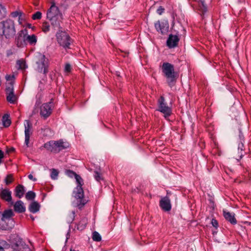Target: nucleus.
<instances>
[{
	"label": "nucleus",
	"instance_id": "1",
	"mask_svg": "<svg viewBox=\"0 0 251 251\" xmlns=\"http://www.w3.org/2000/svg\"><path fill=\"white\" fill-rule=\"evenodd\" d=\"M66 174L71 178L75 177L77 184V186L73 191L74 197L76 201V206L81 209L87 203L88 200L84 198V191L82 187L83 185V180L81 177L71 170H67Z\"/></svg>",
	"mask_w": 251,
	"mask_h": 251
},
{
	"label": "nucleus",
	"instance_id": "2",
	"mask_svg": "<svg viewBox=\"0 0 251 251\" xmlns=\"http://www.w3.org/2000/svg\"><path fill=\"white\" fill-rule=\"evenodd\" d=\"M47 19L54 30L62 28L61 24L62 23L63 16L54 2L51 3L50 8L47 11Z\"/></svg>",
	"mask_w": 251,
	"mask_h": 251
},
{
	"label": "nucleus",
	"instance_id": "3",
	"mask_svg": "<svg viewBox=\"0 0 251 251\" xmlns=\"http://www.w3.org/2000/svg\"><path fill=\"white\" fill-rule=\"evenodd\" d=\"M15 25L14 21L7 19L0 22V36L6 39H10L16 34Z\"/></svg>",
	"mask_w": 251,
	"mask_h": 251
},
{
	"label": "nucleus",
	"instance_id": "4",
	"mask_svg": "<svg viewBox=\"0 0 251 251\" xmlns=\"http://www.w3.org/2000/svg\"><path fill=\"white\" fill-rule=\"evenodd\" d=\"M162 71L166 78L168 85L170 87L174 86L177 77V73L175 71L174 65L168 62H164L162 66Z\"/></svg>",
	"mask_w": 251,
	"mask_h": 251
},
{
	"label": "nucleus",
	"instance_id": "5",
	"mask_svg": "<svg viewBox=\"0 0 251 251\" xmlns=\"http://www.w3.org/2000/svg\"><path fill=\"white\" fill-rule=\"evenodd\" d=\"M56 38L59 46L64 49L67 52L69 50L72 49L73 40L65 31L59 30L56 34Z\"/></svg>",
	"mask_w": 251,
	"mask_h": 251
},
{
	"label": "nucleus",
	"instance_id": "6",
	"mask_svg": "<svg viewBox=\"0 0 251 251\" xmlns=\"http://www.w3.org/2000/svg\"><path fill=\"white\" fill-rule=\"evenodd\" d=\"M37 70L40 73H43L46 75L48 72V59L45 55L39 53L36 56Z\"/></svg>",
	"mask_w": 251,
	"mask_h": 251
},
{
	"label": "nucleus",
	"instance_id": "7",
	"mask_svg": "<svg viewBox=\"0 0 251 251\" xmlns=\"http://www.w3.org/2000/svg\"><path fill=\"white\" fill-rule=\"evenodd\" d=\"M157 105L158 108L157 110L164 114L166 119L171 115L172 108L168 105L163 96H161L158 99Z\"/></svg>",
	"mask_w": 251,
	"mask_h": 251
},
{
	"label": "nucleus",
	"instance_id": "8",
	"mask_svg": "<svg viewBox=\"0 0 251 251\" xmlns=\"http://www.w3.org/2000/svg\"><path fill=\"white\" fill-rule=\"evenodd\" d=\"M53 103L52 99L49 102L45 103L40 107V115L44 119L49 117L52 113Z\"/></svg>",
	"mask_w": 251,
	"mask_h": 251
},
{
	"label": "nucleus",
	"instance_id": "9",
	"mask_svg": "<svg viewBox=\"0 0 251 251\" xmlns=\"http://www.w3.org/2000/svg\"><path fill=\"white\" fill-rule=\"evenodd\" d=\"M154 27L156 31L162 34H165L169 30V23L167 20L157 21L154 23Z\"/></svg>",
	"mask_w": 251,
	"mask_h": 251
},
{
	"label": "nucleus",
	"instance_id": "10",
	"mask_svg": "<svg viewBox=\"0 0 251 251\" xmlns=\"http://www.w3.org/2000/svg\"><path fill=\"white\" fill-rule=\"evenodd\" d=\"M28 33V31L26 28L21 30L18 32L15 39V42L17 46L19 48H23L25 46V35Z\"/></svg>",
	"mask_w": 251,
	"mask_h": 251
},
{
	"label": "nucleus",
	"instance_id": "11",
	"mask_svg": "<svg viewBox=\"0 0 251 251\" xmlns=\"http://www.w3.org/2000/svg\"><path fill=\"white\" fill-rule=\"evenodd\" d=\"M5 92L7 100L10 103H15L17 100V97L14 94V86L12 83L10 84L8 86L6 87Z\"/></svg>",
	"mask_w": 251,
	"mask_h": 251
},
{
	"label": "nucleus",
	"instance_id": "12",
	"mask_svg": "<svg viewBox=\"0 0 251 251\" xmlns=\"http://www.w3.org/2000/svg\"><path fill=\"white\" fill-rule=\"evenodd\" d=\"M24 127H25V144L26 146V147H28V144L29 143V140L30 135L32 133V124L28 120H25L24 122Z\"/></svg>",
	"mask_w": 251,
	"mask_h": 251
},
{
	"label": "nucleus",
	"instance_id": "13",
	"mask_svg": "<svg viewBox=\"0 0 251 251\" xmlns=\"http://www.w3.org/2000/svg\"><path fill=\"white\" fill-rule=\"evenodd\" d=\"M12 248L13 251H31L28 245L20 238L12 246Z\"/></svg>",
	"mask_w": 251,
	"mask_h": 251
},
{
	"label": "nucleus",
	"instance_id": "14",
	"mask_svg": "<svg viewBox=\"0 0 251 251\" xmlns=\"http://www.w3.org/2000/svg\"><path fill=\"white\" fill-rule=\"evenodd\" d=\"M2 217L5 221V223L9 226V229L12 228L14 226L13 221L11 217L13 216V212L11 209L5 210L3 213H1Z\"/></svg>",
	"mask_w": 251,
	"mask_h": 251
},
{
	"label": "nucleus",
	"instance_id": "15",
	"mask_svg": "<svg viewBox=\"0 0 251 251\" xmlns=\"http://www.w3.org/2000/svg\"><path fill=\"white\" fill-rule=\"evenodd\" d=\"M159 206L164 211H170L172 206L169 197L165 196L162 198L159 201Z\"/></svg>",
	"mask_w": 251,
	"mask_h": 251
},
{
	"label": "nucleus",
	"instance_id": "16",
	"mask_svg": "<svg viewBox=\"0 0 251 251\" xmlns=\"http://www.w3.org/2000/svg\"><path fill=\"white\" fill-rule=\"evenodd\" d=\"M179 41L178 35L170 34L167 40V46L170 49L174 48L177 46Z\"/></svg>",
	"mask_w": 251,
	"mask_h": 251
},
{
	"label": "nucleus",
	"instance_id": "17",
	"mask_svg": "<svg viewBox=\"0 0 251 251\" xmlns=\"http://www.w3.org/2000/svg\"><path fill=\"white\" fill-rule=\"evenodd\" d=\"M223 216L225 219L228 222H230L232 225L237 224V220L235 218V214L232 212H230L226 210H223Z\"/></svg>",
	"mask_w": 251,
	"mask_h": 251
},
{
	"label": "nucleus",
	"instance_id": "18",
	"mask_svg": "<svg viewBox=\"0 0 251 251\" xmlns=\"http://www.w3.org/2000/svg\"><path fill=\"white\" fill-rule=\"evenodd\" d=\"M11 194V192L9 189H2L0 193V196L2 200L7 202H10L11 204H13Z\"/></svg>",
	"mask_w": 251,
	"mask_h": 251
},
{
	"label": "nucleus",
	"instance_id": "19",
	"mask_svg": "<svg viewBox=\"0 0 251 251\" xmlns=\"http://www.w3.org/2000/svg\"><path fill=\"white\" fill-rule=\"evenodd\" d=\"M25 46L27 44H29L30 45L34 46L36 44L37 42V37L35 34L28 35L25 34Z\"/></svg>",
	"mask_w": 251,
	"mask_h": 251
},
{
	"label": "nucleus",
	"instance_id": "20",
	"mask_svg": "<svg viewBox=\"0 0 251 251\" xmlns=\"http://www.w3.org/2000/svg\"><path fill=\"white\" fill-rule=\"evenodd\" d=\"M56 144L57 153L60 151L66 149L69 147V143L66 141H64L62 139L55 141Z\"/></svg>",
	"mask_w": 251,
	"mask_h": 251
},
{
	"label": "nucleus",
	"instance_id": "21",
	"mask_svg": "<svg viewBox=\"0 0 251 251\" xmlns=\"http://www.w3.org/2000/svg\"><path fill=\"white\" fill-rule=\"evenodd\" d=\"M44 148L47 150L52 152L53 153H57V150L56 147V144L55 141H50L44 144Z\"/></svg>",
	"mask_w": 251,
	"mask_h": 251
},
{
	"label": "nucleus",
	"instance_id": "22",
	"mask_svg": "<svg viewBox=\"0 0 251 251\" xmlns=\"http://www.w3.org/2000/svg\"><path fill=\"white\" fill-rule=\"evenodd\" d=\"M14 210L19 213H22L25 211V207L22 201H17L14 205Z\"/></svg>",
	"mask_w": 251,
	"mask_h": 251
},
{
	"label": "nucleus",
	"instance_id": "23",
	"mask_svg": "<svg viewBox=\"0 0 251 251\" xmlns=\"http://www.w3.org/2000/svg\"><path fill=\"white\" fill-rule=\"evenodd\" d=\"M25 191V187L21 184H19L15 189V195L20 199L23 197Z\"/></svg>",
	"mask_w": 251,
	"mask_h": 251
},
{
	"label": "nucleus",
	"instance_id": "24",
	"mask_svg": "<svg viewBox=\"0 0 251 251\" xmlns=\"http://www.w3.org/2000/svg\"><path fill=\"white\" fill-rule=\"evenodd\" d=\"M87 224V219L85 217L81 219L79 223L76 225L75 227L79 231L84 230L86 227Z\"/></svg>",
	"mask_w": 251,
	"mask_h": 251
},
{
	"label": "nucleus",
	"instance_id": "25",
	"mask_svg": "<svg viewBox=\"0 0 251 251\" xmlns=\"http://www.w3.org/2000/svg\"><path fill=\"white\" fill-rule=\"evenodd\" d=\"M40 208V205L37 201L32 202L29 205L28 209L32 213L37 212Z\"/></svg>",
	"mask_w": 251,
	"mask_h": 251
},
{
	"label": "nucleus",
	"instance_id": "26",
	"mask_svg": "<svg viewBox=\"0 0 251 251\" xmlns=\"http://www.w3.org/2000/svg\"><path fill=\"white\" fill-rule=\"evenodd\" d=\"M244 142H239L238 144V153L239 154L238 156L239 158H236V159L239 161L240 160L243 156L244 155Z\"/></svg>",
	"mask_w": 251,
	"mask_h": 251
},
{
	"label": "nucleus",
	"instance_id": "27",
	"mask_svg": "<svg viewBox=\"0 0 251 251\" xmlns=\"http://www.w3.org/2000/svg\"><path fill=\"white\" fill-rule=\"evenodd\" d=\"M9 227V226L7 225L4 220L3 219V217H2L1 212H0V229L5 230H10Z\"/></svg>",
	"mask_w": 251,
	"mask_h": 251
},
{
	"label": "nucleus",
	"instance_id": "28",
	"mask_svg": "<svg viewBox=\"0 0 251 251\" xmlns=\"http://www.w3.org/2000/svg\"><path fill=\"white\" fill-rule=\"evenodd\" d=\"M3 125L5 127H8L11 125V120L9 118V115L7 114H4L2 119Z\"/></svg>",
	"mask_w": 251,
	"mask_h": 251
},
{
	"label": "nucleus",
	"instance_id": "29",
	"mask_svg": "<svg viewBox=\"0 0 251 251\" xmlns=\"http://www.w3.org/2000/svg\"><path fill=\"white\" fill-rule=\"evenodd\" d=\"M5 79L6 81H9L6 83V86H8L10 84H12L14 86V84L15 82V75H7L5 76Z\"/></svg>",
	"mask_w": 251,
	"mask_h": 251
},
{
	"label": "nucleus",
	"instance_id": "30",
	"mask_svg": "<svg viewBox=\"0 0 251 251\" xmlns=\"http://www.w3.org/2000/svg\"><path fill=\"white\" fill-rule=\"evenodd\" d=\"M16 64L18 69L24 70L27 67L25 62L23 59L17 60Z\"/></svg>",
	"mask_w": 251,
	"mask_h": 251
},
{
	"label": "nucleus",
	"instance_id": "31",
	"mask_svg": "<svg viewBox=\"0 0 251 251\" xmlns=\"http://www.w3.org/2000/svg\"><path fill=\"white\" fill-rule=\"evenodd\" d=\"M178 26H177V28H176L175 25H174V29L172 27V30L175 33V35H179V33L180 30H184V27L182 26L181 24L178 22Z\"/></svg>",
	"mask_w": 251,
	"mask_h": 251
},
{
	"label": "nucleus",
	"instance_id": "32",
	"mask_svg": "<svg viewBox=\"0 0 251 251\" xmlns=\"http://www.w3.org/2000/svg\"><path fill=\"white\" fill-rule=\"evenodd\" d=\"M75 211H71L67 217V221L69 224H71L75 218Z\"/></svg>",
	"mask_w": 251,
	"mask_h": 251
},
{
	"label": "nucleus",
	"instance_id": "33",
	"mask_svg": "<svg viewBox=\"0 0 251 251\" xmlns=\"http://www.w3.org/2000/svg\"><path fill=\"white\" fill-rule=\"evenodd\" d=\"M199 1L200 4H201V5L200 6V10L202 13L203 14L207 10L206 5L205 3L204 0H199Z\"/></svg>",
	"mask_w": 251,
	"mask_h": 251
},
{
	"label": "nucleus",
	"instance_id": "34",
	"mask_svg": "<svg viewBox=\"0 0 251 251\" xmlns=\"http://www.w3.org/2000/svg\"><path fill=\"white\" fill-rule=\"evenodd\" d=\"M92 239L94 241L100 242L101 240L100 235L97 231H94L92 234Z\"/></svg>",
	"mask_w": 251,
	"mask_h": 251
},
{
	"label": "nucleus",
	"instance_id": "35",
	"mask_svg": "<svg viewBox=\"0 0 251 251\" xmlns=\"http://www.w3.org/2000/svg\"><path fill=\"white\" fill-rule=\"evenodd\" d=\"M42 29V31L45 33L49 32L50 30V25L49 23L48 22H43Z\"/></svg>",
	"mask_w": 251,
	"mask_h": 251
},
{
	"label": "nucleus",
	"instance_id": "36",
	"mask_svg": "<svg viewBox=\"0 0 251 251\" xmlns=\"http://www.w3.org/2000/svg\"><path fill=\"white\" fill-rule=\"evenodd\" d=\"M36 196L35 193L31 191L27 192L25 195V198L27 200H33Z\"/></svg>",
	"mask_w": 251,
	"mask_h": 251
},
{
	"label": "nucleus",
	"instance_id": "37",
	"mask_svg": "<svg viewBox=\"0 0 251 251\" xmlns=\"http://www.w3.org/2000/svg\"><path fill=\"white\" fill-rule=\"evenodd\" d=\"M6 16V8L2 5L0 4V20L4 18Z\"/></svg>",
	"mask_w": 251,
	"mask_h": 251
},
{
	"label": "nucleus",
	"instance_id": "38",
	"mask_svg": "<svg viewBox=\"0 0 251 251\" xmlns=\"http://www.w3.org/2000/svg\"><path fill=\"white\" fill-rule=\"evenodd\" d=\"M58 176V172L57 170L55 169H52L51 170V174H50V177L51 179L53 180H55L57 178Z\"/></svg>",
	"mask_w": 251,
	"mask_h": 251
},
{
	"label": "nucleus",
	"instance_id": "39",
	"mask_svg": "<svg viewBox=\"0 0 251 251\" xmlns=\"http://www.w3.org/2000/svg\"><path fill=\"white\" fill-rule=\"evenodd\" d=\"M42 18V13L40 11H37L32 15V18L33 20H39Z\"/></svg>",
	"mask_w": 251,
	"mask_h": 251
},
{
	"label": "nucleus",
	"instance_id": "40",
	"mask_svg": "<svg viewBox=\"0 0 251 251\" xmlns=\"http://www.w3.org/2000/svg\"><path fill=\"white\" fill-rule=\"evenodd\" d=\"M4 181L7 185L11 183L13 181L12 175L11 174L8 175L5 177Z\"/></svg>",
	"mask_w": 251,
	"mask_h": 251
},
{
	"label": "nucleus",
	"instance_id": "41",
	"mask_svg": "<svg viewBox=\"0 0 251 251\" xmlns=\"http://www.w3.org/2000/svg\"><path fill=\"white\" fill-rule=\"evenodd\" d=\"M94 176L97 181L100 182L102 179L101 175L97 171L94 172Z\"/></svg>",
	"mask_w": 251,
	"mask_h": 251
},
{
	"label": "nucleus",
	"instance_id": "42",
	"mask_svg": "<svg viewBox=\"0 0 251 251\" xmlns=\"http://www.w3.org/2000/svg\"><path fill=\"white\" fill-rule=\"evenodd\" d=\"M72 70V67L71 65L69 63H67L65 64L64 72L66 73H69L71 72Z\"/></svg>",
	"mask_w": 251,
	"mask_h": 251
},
{
	"label": "nucleus",
	"instance_id": "43",
	"mask_svg": "<svg viewBox=\"0 0 251 251\" xmlns=\"http://www.w3.org/2000/svg\"><path fill=\"white\" fill-rule=\"evenodd\" d=\"M23 13L22 12L16 11L11 13V16L13 18H16L17 17H19L20 16H22Z\"/></svg>",
	"mask_w": 251,
	"mask_h": 251
},
{
	"label": "nucleus",
	"instance_id": "44",
	"mask_svg": "<svg viewBox=\"0 0 251 251\" xmlns=\"http://www.w3.org/2000/svg\"><path fill=\"white\" fill-rule=\"evenodd\" d=\"M164 11L165 9L163 8V7L162 6H160L157 8L156 12L158 14L161 15L164 12Z\"/></svg>",
	"mask_w": 251,
	"mask_h": 251
},
{
	"label": "nucleus",
	"instance_id": "45",
	"mask_svg": "<svg viewBox=\"0 0 251 251\" xmlns=\"http://www.w3.org/2000/svg\"><path fill=\"white\" fill-rule=\"evenodd\" d=\"M7 245V242L4 240H0V251H4L3 247Z\"/></svg>",
	"mask_w": 251,
	"mask_h": 251
},
{
	"label": "nucleus",
	"instance_id": "46",
	"mask_svg": "<svg viewBox=\"0 0 251 251\" xmlns=\"http://www.w3.org/2000/svg\"><path fill=\"white\" fill-rule=\"evenodd\" d=\"M211 224H212V225L214 227H215L216 229L218 228V227L219 226V224H218V221L215 219H212V220H211Z\"/></svg>",
	"mask_w": 251,
	"mask_h": 251
},
{
	"label": "nucleus",
	"instance_id": "47",
	"mask_svg": "<svg viewBox=\"0 0 251 251\" xmlns=\"http://www.w3.org/2000/svg\"><path fill=\"white\" fill-rule=\"evenodd\" d=\"M239 138L240 140L239 142H244V135L240 130H239Z\"/></svg>",
	"mask_w": 251,
	"mask_h": 251
},
{
	"label": "nucleus",
	"instance_id": "48",
	"mask_svg": "<svg viewBox=\"0 0 251 251\" xmlns=\"http://www.w3.org/2000/svg\"><path fill=\"white\" fill-rule=\"evenodd\" d=\"M171 16H172V20H172V28L174 29V25H175V20L176 14L174 13H172V15H171Z\"/></svg>",
	"mask_w": 251,
	"mask_h": 251
},
{
	"label": "nucleus",
	"instance_id": "49",
	"mask_svg": "<svg viewBox=\"0 0 251 251\" xmlns=\"http://www.w3.org/2000/svg\"><path fill=\"white\" fill-rule=\"evenodd\" d=\"M28 178L32 180L33 181H36L37 180V179L35 177H34L33 175L32 174H29L28 176Z\"/></svg>",
	"mask_w": 251,
	"mask_h": 251
},
{
	"label": "nucleus",
	"instance_id": "50",
	"mask_svg": "<svg viewBox=\"0 0 251 251\" xmlns=\"http://www.w3.org/2000/svg\"><path fill=\"white\" fill-rule=\"evenodd\" d=\"M24 20V19L22 17V16H20L18 18V22L19 25H22L23 23V21Z\"/></svg>",
	"mask_w": 251,
	"mask_h": 251
},
{
	"label": "nucleus",
	"instance_id": "51",
	"mask_svg": "<svg viewBox=\"0 0 251 251\" xmlns=\"http://www.w3.org/2000/svg\"><path fill=\"white\" fill-rule=\"evenodd\" d=\"M4 157L3 151L0 150V164L1 163V159Z\"/></svg>",
	"mask_w": 251,
	"mask_h": 251
},
{
	"label": "nucleus",
	"instance_id": "52",
	"mask_svg": "<svg viewBox=\"0 0 251 251\" xmlns=\"http://www.w3.org/2000/svg\"><path fill=\"white\" fill-rule=\"evenodd\" d=\"M40 103H41V101H40V100H37L36 103H35V106H38V105H39Z\"/></svg>",
	"mask_w": 251,
	"mask_h": 251
},
{
	"label": "nucleus",
	"instance_id": "53",
	"mask_svg": "<svg viewBox=\"0 0 251 251\" xmlns=\"http://www.w3.org/2000/svg\"><path fill=\"white\" fill-rule=\"evenodd\" d=\"M14 151H15V149L13 147L11 148L8 151L9 152H13Z\"/></svg>",
	"mask_w": 251,
	"mask_h": 251
},
{
	"label": "nucleus",
	"instance_id": "54",
	"mask_svg": "<svg viewBox=\"0 0 251 251\" xmlns=\"http://www.w3.org/2000/svg\"><path fill=\"white\" fill-rule=\"evenodd\" d=\"M30 218H31V219H32V220H34V217H33V216L32 215H30Z\"/></svg>",
	"mask_w": 251,
	"mask_h": 251
},
{
	"label": "nucleus",
	"instance_id": "55",
	"mask_svg": "<svg viewBox=\"0 0 251 251\" xmlns=\"http://www.w3.org/2000/svg\"><path fill=\"white\" fill-rule=\"evenodd\" d=\"M27 26L29 28H31V24H28Z\"/></svg>",
	"mask_w": 251,
	"mask_h": 251
},
{
	"label": "nucleus",
	"instance_id": "56",
	"mask_svg": "<svg viewBox=\"0 0 251 251\" xmlns=\"http://www.w3.org/2000/svg\"><path fill=\"white\" fill-rule=\"evenodd\" d=\"M215 233H217V231H213V234H214Z\"/></svg>",
	"mask_w": 251,
	"mask_h": 251
},
{
	"label": "nucleus",
	"instance_id": "57",
	"mask_svg": "<svg viewBox=\"0 0 251 251\" xmlns=\"http://www.w3.org/2000/svg\"><path fill=\"white\" fill-rule=\"evenodd\" d=\"M10 55V54H9V53H7V55L9 56Z\"/></svg>",
	"mask_w": 251,
	"mask_h": 251
}]
</instances>
